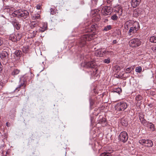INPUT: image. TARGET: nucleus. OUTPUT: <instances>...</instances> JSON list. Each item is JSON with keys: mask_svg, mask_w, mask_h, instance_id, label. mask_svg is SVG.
Instances as JSON below:
<instances>
[{"mask_svg": "<svg viewBox=\"0 0 156 156\" xmlns=\"http://www.w3.org/2000/svg\"><path fill=\"white\" fill-rule=\"evenodd\" d=\"M12 14L14 16L26 19L29 16V13L27 10L18 9L14 11Z\"/></svg>", "mask_w": 156, "mask_h": 156, "instance_id": "nucleus-1", "label": "nucleus"}, {"mask_svg": "<svg viewBox=\"0 0 156 156\" xmlns=\"http://www.w3.org/2000/svg\"><path fill=\"white\" fill-rule=\"evenodd\" d=\"M93 38V35L91 34H88L83 35L80 38L79 42L80 47H83L86 44L87 41H90Z\"/></svg>", "mask_w": 156, "mask_h": 156, "instance_id": "nucleus-2", "label": "nucleus"}, {"mask_svg": "<svg viewBox=\"0 0 156 156\" xmlns=\"http://www.w3.org/2000/svg\"><path fill=\"white\" fill-rule=\"evenodd\" d=\"M127 103L124 102H120L116 104L115 108V109L119 111H123L127 107Z\"/></svg>", "mask_w": 156, "mask_h": 156, "instance_id": "nucleus-3", "label": "nucleus"}, {"mask_svg": "<svg viewBox=\"0 0 156 156\" xmlns=\"http://www.w3.org/2000/svg\"><path fill=\"white\" fill-rule=\"evenodd\" d=\"M101 8V9H100V11L104 16H106L110 15L112 12V8L110 6H106L103 7L102 6Z\"/></svg>", "mask_w": 156, "mask_h": 156, "instance_id": "nucleus-4", "label": "nucleus"}, {"mask_svg": "<svg viewBox=\"0 0 156 156\" xmlns=\"http://www.w3.org/2000/svg\"><path fill=\"white\" fill-rule=\"evenodd\" d=\"M141 41L140 40L137 38H134L129 42V45L132 48L136 47L140 45Z\"/></svg>", "mask_w": 156, "mask_h": 156, "instance_id": "nucleus-5", "label": "nucleus"}, {"mask_svg": "<svg viewBox=\"0 0 156 156\" xmlns=\"http://www.w3.org/2000/svg\"><path fill=\"white\" fill-rule=\"evenodd\" d=\"M28 75H24L20 79V82H23V83H21L20 85H19L18 87L16 88L15 90H17L18 91H19L20 87L22 86L25 87L26 86L25 84V82L27 80H29L28 78Z\"/></svg>", "mask_w": 156, "mask_h": 156, "instance_id": "nucleus-6", "label": "nucleus"}, {"mask_svg": "<svg viewBox=\"0 0 156 156\" xmlns=\"http://www.w3.org/2000/svg\"><path fill=\"white\" fill-rule=\"evenodd\" d=\"M81 66L85 68H95L96 66L95 63L93 61L86 62L81 63Z\"/></svg>", "mask_w": 156, "mask_h": 156, "instance_id": "nucleus-7", "label": "nucleus"}, {"mask_svg": "<svg viewBox=\"0 0 156 156\" xmlns=\"http://www.w3.org/2000/svg\"><path fill=\"white\" fill-rule=\"evenodd\" d=\"M133 26V27H131L129 30L128 34L130 35H131L132 33H135L140 28L139 24L138 22H134Z\"/></svg>", "mask_w": 156, "mask_h": 156, "instance_id": "nucleus-8", "label": "nucleus"}, {"mask_svg": "<svg viewBox=\"0 0 156 156\" xmlns=\"http://www.w3.org/2000/svg\"><path fill=\"white\" fill-rule=\"evenodd\" d=\"M128 138V134L125 131L121 132L119 136L120 140L124 143H125L127 140Z\"/></svg>", "mask_w": 156, "mask_h": 156, "instance_id": "nucleus-9", "label": "nucleus"}, {"mask_svg": "<svg viewBox=\"0 0 156 156\" xmlns=\"http://www.w3.org/2000/svg\"><path fill=\"white\" fill-rule=\"evenodd\" d=\"M0 58L4 62H7L8 60V54L6 51H3L0 54Z\"/></svg>", "mask_w": 156, "mask_h": 156, "instance_id": "nucleus-10", "label": "nucleus"}, {"mask_svg": "<svg viewBox=\"0 0 156 156\" xmlns=\"http://www.w3.org/2000/svg\"><path fill=\"white\" fill-rule=\"evenodd\" d=\"M100 10H99L98 9L94 10V12L96 14L97 16H94L93 17L92 19V22L93 23H96L100 20L101 19L100 16L98 14V12H100Z\"/></svg>", "mask_w": 156, "mask_h": 156, "instance_id": "nucleus-11", "label": "nucleus"}, {"mask_svg": "<svg viewBox=\"0 0 156 156\" xmlns=\"http://www.w3.org/2000/svg\"><path fill=\"white\" fill-rule=\"evenodd\" d=\"M134 22L132 20H129L127 21L124 24V28L125 29L128 30L129 27H131L132 25H133Z\"/></svg>", "mask_w": 156, "mask_h": 156, "instance_id": "nucleus-12", "label": "nucleus"}, {"mask_svg": "<svg viewBox=\"0 0 156 156\" xmlns=\"http://www.w3.org/2000/svg\"><path fill=\"white\" fill-rule=\"evenodd\" d=\"M40 28L38 29V31L40 32H43L47 29V25L44 23L40 24Z\"/></svg>", "mask_w": 156, "mask_h": 156, "instance_id": "nucleus-13", "label": "nucleus"}, {"mask_svg": "<svg viewBox=\"0 0 156 156\" xmlns=\"http://www.w3.org/2000/svg\"><path fill=\"white\" fill-rule=\"evenodd\" d=\"M142 99V97L140 95H138L136 96V105L138 106H140L141 104L142 101L141 100Z\"/></svg>", "mask_w": 156, "mask_h": 156, "instance_id": "nucleus-14", "label": "nucleus"}, {"mask_svg": "<svg viewBox=\"0 0 156 156\" xmlns=\"http://www.w3.org/2000/svg\"><path fill=\"white\" fill-rule=\"evenodd\" d=\"M141 0H132L131 5L133 8H136L140 4Z\"/></svg>", "mask_w": 156, "mask_h": 156, "instance_id": "nucleus-15", "label": "nucleus"}, {"mask_svg": "<svg viewBox=\"0 0 156 156\" xmlns=\"http://www.w3.org/2000/svg\"><path fill=\"white\" fill-rule=\"evenodd\" d=\"M12 23L14 27L17 30H19L20 28V25L19 24L18 22L15 20L13 21L12 22Z\"/></svg>", "mask_w": 156, "mask_h": 156, "instance_id": "nucleus-16", "label": "nucleus"}, {"mask_svg": "<svg viewBox=\"0 0 156 156\" xmlns=\"http://www.w3.org/2000/svg\"><path fill=\"white\" fill-rule=\"evenodd\" d=\"M153 143L150 140H146L145 146L147 147H151L152 146Z\"/></svg>", "mask_w": 156, "mask_h": 156, "instance_id": "nucleus-17", "label": "nucleus"}, {"mask_svg": "<svg viewBox=\"0 0 156 156\" xmlns=\"http://www.w3.org/2000/svg\"><path fill=\"white\" fill-rule=\"evenodd\" d=\"M97 27L98 24L96 23H94L92 25L91 29H89L88 30L86 31V32H93L94 30H95L96 27Z\"/></svg>", "mask_w": 156, "mask_h": 156, "instance_id": "nucleus-18", "label": "nucleus"}, {"mask_svg": "<svg viewBox=\"0 0 156 156\" xmlns=\"http://www.w3.org/2000/svg\"><path fill=\"white\" fill-rule=\"evenodd\" d=\"M106 121V119L105 118H103L102 116H100L98 123L103 124Z\"/></svg>", "mask_w": 156, "mask_h": 156, "instance_id": "nucleus-19", "label": "nucleus"}, {"mask_svg": "<svg viewBox=\"0 0 156 156\" xmlns=\"http://www.w3.org/2000/svg\"><path fill=\"white\" fill-rule=\"evenodd\" d=\"M20 72V70L17 69H14L12 72L11 75L14 77L16 75L18 74Z\"/></svg>", "mask_w": 156, "mask_h": 156, "instance_id": "nucleus-20", "label": "nucleus"}, {"mask_svg": "<svg viewBox=\"0 0 156 156\" xmlns=\"http://www.w3.org/2000/svg\"><path fill=\"white\" fill-rule=\"evenodd\" d=\"M102 49H99L96 51L95 53V55L97 56H103V53H102Z\"/></svg>", "mask_w": 156, "mask_h": 156, "instance_id": "nucleus-21", "label": "nucleus"}, {"mask_svg": "<svg viewBox=\"0 0 156 156\" xmlns=\"http://www.w3.org/2000/svg\"><path fill=\"white\" fill-rule=\"evenodd\" d=\"M3 9H7V11L10 12H11L14 10V8L9 6H4Z\"/></svg>", "mask_w": 156, "mask_h": 156, "instance_id": "nucleus-22", "label": "nucleus"}, {"mask_svg": "<svg viewBox=\"0 0 156 156\" xmlns=\"http://www.w3.org/2000/svg\"><path fill=\"white\" fill-rule=\"evenodd\" d=\"M10 40H12L14 42H16V35L14 34H11L9 37Z\"/></svg>", "mask_w": 156, "mask_h": 156, "instance_id": "nucleus-23", "label": "nucleus"}, {"mask_svg": "<svg viewBox=\"0 0 156 156\" xmlns=\"http://www.w3.org/2000/svg\"><path fill=\"white\" fill-rule=\"evenodd\" d=\"M112 152V151L110 150L108 152L102 153L100 156H111V153Z\"/></svg>", "mask_w": 156, "mask_h": 156, "instance_id": "nucleus-24", "label": "nucleus"}, {"mask_svg": "<svg viewBox=\"0 0 156 156\" xmlns=\"http://www.w3.org/2000/svg\"><path fill=\"white\" fill-rule=\"evenodd\" d=\"M144 115H139L140 120L141 123L143 124H144L146 123V121L144 118Z\"/></svg>", "mask_w": 156, "mask_h": 156, "instance_id": "nucleus-25", "label": "nucleus"}, {"mask_svg": "<svg viewBox=\"0 0 156 156\" xmlns=\"http://www.w3.org/2000/svg\"><path fill=\"white\" fill-rule=\"evenodd\" d=\"M122 89L121 88L118 87L116 88H114L112 92L113 93H116L119 94L122 92Z\"/></svg>", "mask_w": 156, "mask_h": 156, "instance_id": "nucleus-26", "label": "nucleus"}, {"mask_svg": "<svg viewBox=\"0 0 156 156\" xmlns=\"http://www.w3.org/2000/svg\"><path fill=\"white\" fill-rule=\"evenodd\" d=\"M149 40L151 42L156 43V36L154 35L151 37L150 38Z\"/></svg>", "mask_w": 156, "mask_h": 156, "instance_id": "nucleus-27", "label": "nucleus"}, {"mask_svg": "<svg viewBox=\"0 0 156 156\" xmlns=\"http://www.w3.org/2000/svg\"><path fill=\"white\" fill-rule=\"evenodd\" d=\"M147 126L150 129L151 131H154V125L151 123H149L147 124Z\"/></svg>", "mask_w": 156, "mask_h": 156, "instance_id": "nucleus-28", "label": "nucleus"}, {"mask_svg": "<svg viewBox=\"0 0 156 156\" xmlns=\"http://www.w3.org/2000/svg\"><path fill=\"white\" fill-rule=\"evenodd\" d=\"M32 18L34 20L39 19L40 18V15L38 13L35 14L32 16Z\"/></svg>", "mask_w": 156, "mask_h": 156, "instance_id": "nucleus-29", "label": "nucleus"}, {"mask_svg": "<svg viewBox=\"0 0 156 156\" xmlns=\"http://www.w3.org/2000/svg\"><path fill=\"white\" fill-rule=\"evenodd\" d=\"M22 50L24 53H27L29 50V46H23L22 48Z\"/></svg>", "mask_w": 156, "mask_h": 156, "instance_id": "nucleus-30", "label": "nucleus"}, {"mask_svg": "<svg viewBox=\"0 0 156 156\" xmlns=\"http://www.w3.org/2000/svg\"><path fill=\"white\" fill-rule=\"evenodd\" d=\"M38 26L37 24L35 21H32L31 23L30 27L31 28H33L34 27H37Z\"/></svg>", "mask_w": 156, "mask_h": 156, "instance_id": "nucleus-31", "label": "nucleus"}, {"mask_svg": "<svg viewBox=\"0 0 156 156\" xmlns=\"http://www.w3.org/2000/svg\"><path fill=\"white\" fill-rule=\"evenodd\" d=\"M112 26L111 25H107L105 27L103 30L105 31H107L111 30L112 29Z\"/></svg>", "mask_w": 156, "mask_h": 156, "instance_id": "nucleus-32", "label": "nucleus"}, {"mask_svg": "<svg viewBox=\"0 0 156 156\" xmlns=\"http://www.w3.org/2000/svg\"><path fill=\"white\" fill-rule=\"evenodd\" d=\"M142 70V68L141 66H139L136 67L135 69V71L136 72L140 73L141 72Z\"/></svg>", "mask_w": 156, "mask_h": 156, "instance_id": "nucleus-33", "label": "nucleus"}, {"mask_svg": "<svg viewBox=\"0 0 156 156\" xmlns=\"http://www.w3.org/2000/svg\"><path fill=\"white\" fill-rule=\"evenodd\" d=\"M133 69L131 67H129L126 68V69L125 73H130L132 70H133Z\"/></svg>", "mask_w": 156, "mask_h": 156, "instance_id": "nucleus-34", "label": "nucleus"}, {"mask_svg": "<svg viewBox=\"0 0 156 156\" xmlns=\"http://www.w3.org/2000/svg\"><path fill=\"white\" fill-rule=\"evenodd\" d=\"M121 123L122 125L124 126H126L127 125V122L123 119L121 120Z\"/></svg>", "mask_w": 156, "mask_h": 156, "instance_id": "nucleus-35", "label": "nucleus"}, {"mask_svg": "<svg viewBox=\"0 0 156 156\" xmlns=\"http://www.w3.org/2000/svg\"><path fill=\"white\" fill-rule=\"evenodd\" d=\"M146 140L145 139L140 140L139 141V143L141 144L145 145Z\"/></svg>", "mask_w": 156, "mask_h": 156, "instance_id": "nucleus-36", "label": "nucleus"}, {"mask_svg": "<svg viewBox=\"0 0 156 156\" xmlns=\"http://www.w3.org/2000/svg\"><path fill=\"white\" fill-rule=\"evenodd\" d=\"M114 70L116 71L117 72H119L120 70V67L118 65H116L114 66Z\"/></svg>", "mask_w": 156, "mask_h": 156, "instance_id": "nucleus-37", "label": "nucleus"}, {"mask_svg": "<svg viewBox=\"0 0 156 156\" xmlns=\"http://www.w3.org/2000/svg\"><path fill=\"white\" fill-rule=\"evenodd\" d=\"M139 9H136L133 12V15L135 16H137L139 15V14L138 12V11Z\"/></svg>", "mask_w": 156, "mask_h": 156, "instance_id": "nucleus-38", "label": "nucleus"}, {"mask_svg": "<svg viewBox=\"0 0 156 156\" xmlns=\"http://www.w3.org/2000/svg\"><path fill=\"white\" fill-rule=\"evenodd\" d=\"M16 41H19L21 38V35L19 34H17L16 35Z\"/></svg>", "mask_w": 156, "mask_h": 156, "instance_id": "nucleus-39", "label": "nucleus"}, {"mask_svg": "<svg viewBox=\"0 0 156 156\" xmlns=\"http://www.w3.org/2000/svg\"><path fill=\"white\" fill-rule=\"evenodd\" d=\"M6 80L5 81L3 80V79L2 80L0 79V85L2 86H3L5 84Z\"/></svg>", "mask_w": 156, "mask_h": 156, "instance_id": "nucleus-40", "label": "nucleus"}, {"mask_svg": "<svg viewBox=\"0 0 156 156\" xmlns=\"http://www.w3.org/2000/svg\"><path fill=\"white\" fill-rule=\"evenodd\" d=\"M111 19L113 20H117L118 17L116 14H115L112 16Z\"/></svg>", "mask_w": 156, "mask_h": 156, "instance_id": "nucleus-41", "label": "nucleus"}, {"mask_svg": "<svg viewBox=\"0 0 156 156\" xmlns=\"http://www.w3.org/2000/svg\"><path fill=\"white\" fill-rule=\"evenodd\" d=\"M50 14L51 15H54L55 13V12L54 9L51 8L50 9Z\"/></svg>", "mask_w": 156, "mask_h": 156, "instance_id": "nucleus-42", "label": "nucleus"}, {"mask_svg": "<svg viewBox=\"0 0 156 156\" xmlns=\"http://www.w3.org/2000/svg\"><path fill=\"white\" fill-rule=\"evenodd\" d=\"M21 53V52L20 51H15V54L17 57H20Z\"/></svg>", "mask_w": 156, "mask_h": 156, "instance_id": "nucleus-43", "label": "nucleus"}, {"mask_svg": "<svg viewBox=\"0 0 156 156\" xmlns=\"http://www.w3.org/2000/svg\"><path fill=\"white\" fill-rule=\"evenodd\" d=\"M110 62V60L109 58H108L106 59H105L104 60V62L106 63H109Z\"/></svg>", "mask_w": 156, "mask_h": 156, "instance_id": "nucleus-44", "label": "nucleus"}, {"mask_svg": "<svg viewBox=\"0 0 156 156\" xmlns=\"http://www.w3.org/2000/svg\"><path fill=\"white\" fill-rule=\"evenodd\" d=\"M122 10L121 7H119L118 12L119 13L120 15H121L122 13Z\"/></svg>", "mask_w": 156, "mask_h": 156, "instance_id": "nucleus-45", "label": "nucleus"}, {"mask_svg": "<svg viewBox=\"0 0 156 156\" xmlns=\"http://www.w3.org/2000/svg\"><path fill=\"white\" fill-rule=\"evenodd\" d=\"M98 71V69H96L95 68L94 70L93 71L94 73L93 74H92L94 76H97L96 74L97 73V71Z\"/></svg>", "mask_w": 156, "mask_h": 156, "instance_id": "nucleus-46", "label": "nucleus"}, {"mask_svg": "<svg viewBox=\"0 0 156 156\" xmlns=\"http://www.w3.org/2000/svg\"><path fill=\"white\" fill-rule=\"evenodd\" d=\"M102 53H103V55L105 54L106 55L107 53L108 52H107L108 51H107V50H104V49H102Z\"/></svg>", "mask_w": 156, "mask_h": 156, "instance_id": "nucleus-47", "label": "nucleus"}, {"mask_svg": "<svg viewBox=\"0 0 156 156\" xmlns=\"http://www.w3.org/2000/svg\"><path fill=\"white\" fill-rule=\"evenodd\" d=\"M107 52H108L107 53L106 55H112L113 54V51H108Z\"/></svg>", "mask_w": 156, "mask_h": 156, "instance_id": "nucleus-48", "label": "nucleus"}, {"mask_svg": "<svg viewBox=\"0 0 156 156\" xmlns=\"http://www.w3.org/2000/svg\"><path fill=\"white\" fill-rule=\"evenodd\" d=\"M41 5L40 4H37L36 6V8L37 9H40L41 8Z\"/></svg>", "mask_w": 156, "mask_h": 156, "instance_id": "nucleus-49", "label": "nucleus"}, {"mask_svg": "<svg viewBox=\"0 0 156 156\" xmlns=\"http://www.w3.org/2000/svg\"><path fill=\"white\" fill-rule=\"evenodd\" d=\"M152 49L154 52H156V46L152 47Z\"/></svg>", "mask_w": 156, "mask_h": 156, "instance_id": "nucleus-50", "label": "nucleus"}, {"mask_svg": "<svg viewBox=\"0 0 156 156\" xmlns=\"http://www.w3.org/2000/svg\"><path fill=\"white\" fill-rule=\"evenodd\" d=\"M99 0H92V3H94L96 5L97 4V2L99 1Z\"/></svg>", "mask_w": 156, "mask_h": 156, "instance_id": "nucleus-51", "label": "nucleus"}, {"mask_svg": "<svg viewBox=\"0 0 156 156\" xmlns=\"http://www.w3.org/2000/svg\"><path fill=\"white\" fill-rule=\"evenodd\" d=\"M107 3L108 4H111V2H112V1L111 0H106Z\"/></svg>", "mask_w": 156, "mask_h": 156, "instance_id": "nucleus-52", "label": "nucleus"}, {"mask_svg": "<svg viewBox=\"0 0 156 156\" xmlns=\"http://www.w3.org/2000/svg\"><path fill=\"white\" fill-rule=\"evenodd\" d=\"M3 43V41L1 38H0V46L2 45Z\"/></svg>", "mask_w": 156, "mask_h": 156, "instance_id": "nucleus-53", "label": "nucleus"}, {"mask_svg": "<svg viewBox=\"0 0 156 156\" xmlns=\"http://www.w3.org/2000/svg\"><path fill=\"white\" fill-rule=\"evenodd\" d=\"M117 43V40H114L113 41V44H116Z\"/></svg>", "mask_w": 156, "mask_h": 156, "instance_id": "nucleus-54", "label": "nucleus"}, {"mask_svg": "<svg viewBox=\"0 0 156 156\" xmlns=\"http://www.w3.org/2000/svg\"><path fill=\"white\" fill-rule=\"evenodd\" d=\"M114 76L116 77V78H118L119 77V75H118L117 74H115L114 75Z\"/></svg>", "mask_w": 156, "mask_h": 156, "instance_id": "nucleus-55", "label": "nucleus"}, {"mask_svg": "<svg viewBox=\"0 0 156 156\" xmlns=\"http://www.w3.org/2000/svg\"><path fill=\"white\" fill-rule=\"evenodd\" d=\"M108 21V20L107 19H105L104 21V22H106Z\"/></svg>", "mask_w": 156, "mask_h": 156, "instance_id": "nucleus-56", "label": "nucleus"}, {"mask_svg": "<svg viewBox=\"0 0 156 156\" xmlns=\"http://www.w3.org/2000/svg\"><path fill=\"white\" fill-rule=\"evenodd\" d=\"M6 125L7 126H9L8 125V122H6Z\"/></svg>", "mask_w": 156, "mask_h": 156, "instance_id": "nucleus-57", "label": "nucleus"}]
</instances>
